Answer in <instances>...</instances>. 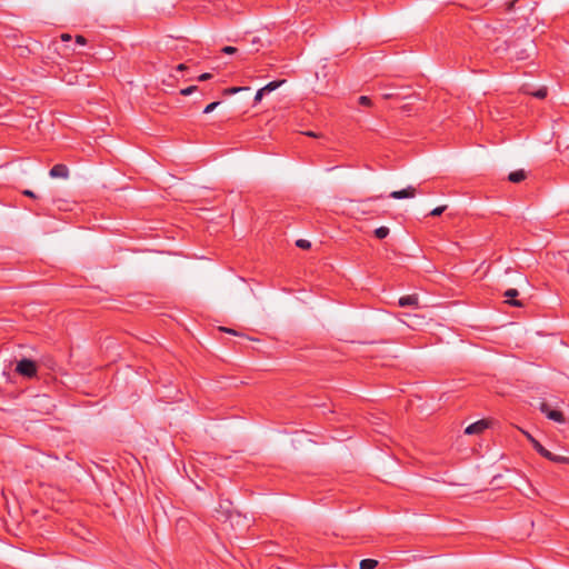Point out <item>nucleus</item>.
<instances>
[{
    "label": "nucleus",
    "mask_w": 569,
    "mask_h": 569,
    "mask_svg": "<svg viewBox=\"0 0 569 569\" xmlns=\"http://www.w3.org/2000/svg\"><path fill=\"white\" fill-rule=\"evenodd\" d=\"M16 372L28 379L34 378L38 373L37 362L31 359L23 358L17 362Z\"/></svg>",
    "instance_id": "f257e3e1"
},
{
    "label": "nucleus",
    "mask_w": 569,
    "mask_h": 569,
    "mask_svg": "<svg viewBox=\"0 0 569 569\" xmlns=\"http://www.w3.org/2000/svg\"><path fill=\"white\" fill-rule=\"evenodd\" d=\"M540 410L542 413H545L547 416V418H549L550 420H553L556 422H559V423H563L565 422V416L561 411L559 410H552L550 409L549 405L543 402L541 403L540 406Z\"/></svg>",
    "instance_id": "f03ea898"
},
{
    "label": "nucleus",
    "mask_w": 569,
    "mask_h": 569,
    "mask_svg": "<svg viewBox=\"0 0 569 569\" xmlns=\"http://www.w3.org/2000/svg\"><path fill=\"white\" fill-rule=\"evenodd\" d=\"M283 82H284V80L271 81V82L267 83L263 88L259 89L254 96V103L260 102L262 100L263 94H267V92H271V91L276 90Z\"/></svg>",
    "instance_id": "7ed1b4c3"
},
{
    "label": "nucleus",
    "mask_w": 569,
    "mask_h": 569,
    "mask_svg": "<svg viewBox=\"0 0 569 569\" xmlns=\"http://www.w3.org/2000/svg\"><path fill=\"white\" fill-rule=\"evenodd\" d=\"M49 174L51 178L67 179L69 177V169L66 164L58 163L50 169Z\"/></svg>",
    "instance_id": "20e7f679"
},
{
    "label": "nucleus",
    "mask_w": 569,
    "mask_h": 569,
    "mask_svg": "<svg viewBox=\"0 0 569 569\" xmlns=\"http://www.w3.org/2000/svg\"><path fill=\"white\" fill-rule=\"evenodd\" d=\"M416 196V188L409 186L406 189L399 190V191H392L390 193V198L393 199H406V198H413Z\"/></svg>",
    "instance_id": "39448f33"
},
{
    "label": "nucleus",
    "mask_w": 569,
    "mask_h": 569,
    "mask_svg": "<svg viewBox=\"0 0 569 569\" xmlns=\"http://www.w3.org/2000/svg\"><path fill=\"white\" fill-rule=\"evenodd\" d=\"M487 422L485 420H479L477 422H473L471 425H469L465 432L467 435H478L480 432H482L486 428H487Z\"/></svg>",
    "instance_id": "423d86ee"
},
{
    "label": "nucleus",
    "mask_w": 569,
    "mask_h": 569,
    "mask_svg": "<svg viewBox=\"0 0 569 569\" xmlns=\"http://www.w3.org/2000/svg\"><path fill=\"white\" fill-rule=\"evenodd\" d=\"M419 298L417 295L403 296L398 300L400 307H418Z\"/></svg>",
    "instance_id": "0eeeda50"
},
{
    "label": "nucleus",
    "mask_w": 569,
    "mask_h": 569,
    "mask_svg": "<svg viewBox=\"0 0 569 569\" xmlns=\"http://www.w3.org/2000/svg\"><path fill=\"white\" fill-rule=\"evenodd\" d=\"M527 439L531 442L535 450L541 455L543 458L550 456V451L547 450L537 439H535L531 435L526 433Z\"/></svg>",
    "instance_id": "6e6552de"
},
{
    "label": "nucleus",
    "mask_w": 569,
    "mask_h": 569,
    "mask_svg": "<svg viewBox=\"0 0 569 569\" xmlns=\"http://www.w3.org/2000/svg\"><path fill=\"white\" fill-rule=\"evenodd\" d=\"M519 295V291L517 289H508L505 292V297L507 298V302L513 307H522V302L519 300H516L515 298Z\"/></svg>",
    "instance_id": "1a4fd4ad"
},
{
    "label": "nucleus",
    "mask_w": 569,
    "mask_h": 569,
    "mask_svg": "<svg viewBox=\"0 0 569 569\" xmlns=\"http://www.w3.org/2000/svg\"><path fill=\"white\" fill-rule=\"evenodd\" d=\"M526 177H527V174H526L525 170L520 169V170L510 172L508 176V179H509V181H511L513 183H518V182H521L522 180H525Z\"/></svg>",
    "instance_id": "9d476101"
},
{
    "label": "nucleus",
    "mask_w": 569,
    "mask_h": 569,
    "mask_svg": "<svg viewBox=\"0 0 569 569\" xmlns=\"http://www.w3.org/2000/svg\"><path fill=\"white\" fill-rule=\"evenodd\" d=\"M379 566V561L376 559H362L359 562V569H376Z\"/></svg>",
    "instance_id": "9b49d317"
},
{
    "label": "nucleus",
    "mask_w": 569,
    "mask_h": 569,
    "mask_svg": "<svg viewBox=\"0 0 569 569\" xmlns=\"http://www.w3.org/2000/svg\"><path fill=\"white\" fill-rule=\"evenodd\" d=\"M389 232H390L389 228L382 226V227L377 228L373 233H375L376 238L385 239L389 236Z\"/></svg>",
    "instance_id": "f8f14e48"
},
{
    "label": "nucleus",
    "mask_w": 569,
    "mask_h": 569,
    "mask_svg": "<svg viewBox=\"0 0 569 569\" xmlns=\"http://www.w3.org/2000/svg\"><path fill=\"white\" fill-rule=\"evenodd\" d=\"M546 459H548L552 462H557V463H568L569 462V458L563 457V456L553 455L552 452H550V456L546 457Z\"/></svg>",
    "instance_id": "ddd939ff"
},
{
    "label": "nucleus",
    "mask_w": 569,
    "mask_h": 569,
    "mask_svg": "<svg viewBox=\"0 0 569 569\" xmlns=\"http://www.w3.org/2000/svg\"><path fill=\"white\" fill-rule=\"evenodd\" d=\"M249 88H246V87H230V88H227L223 90V94L224 96H231V94H234V93H238L242 90H248Z\"/></svg>",
    "instance_id": "4468645a"
},
{
    "label": "nucleus",
    "mask_w": 569,
    "mask_h": 569,
    "mask_svg": "<svg viewBox=\"0 0 569 569\" xmlns=\"http://www.w3.org/2000/svg\"><path fill=\"white\" fill-rule=\"evenodd\" d=\"M358 104L370 108L372 107V100L367 96L358 97Z\"/></svg>",
    "instance_id": "2eb2a0df"
},
{
    "label": "nucleus",
    "mask_w": 569,
    "mask_h": 569,
    "mask_svg": "<svg viewBox=\"0 0 569 569\" xmlns=\"http://www.w3.org/2000/svg\"><path fill=\"white\" fill-rule=\"evenodd\" d=\"M296 246L301 249H309L311 243L306 239H299L296 241Z\"/></svg>",
    "instance_id": "dca6fc26"
},
{
    "label": "nucleus",
    "mask_w": 569,
    "mask_h": 569,
    "mask_svg": "<svg viewBox=\"0 0 569 569\" xmlns=\"http://www.w3.org/2000/svg\"><path fill=\"white\" fill-rule=\"evenodd\" d=\"M219 101H214V102H211L209 103L208 106H206V108L203 109V113H210L212 112L218 106H219Z\"/></svg>",
    "instance_id": "f3484780"
},
{
    "label": "nucleus",
    "mask_w": 569,
    "mask_h": 569,
    "mask_svg": "<svg viewBox=\"0 0 569 569\" xmlns=\"http://www.w3.org/2000/svg\"><path fill=\"white\" fill-rule=\"evenodd\" d=\"M238 51V49L236 47H232V46H226L221 49V52L224 53V54H233Z\"/></svg>",
    "instance_id": "a211bd4d"
},
{
    "label": "nucleus",
    "mask_w": 569,
    "mask_h": 569,
    "mask_svg": "<svg viewBox=\"0 0 569 569\" xmlns=\"http://www.w3.org/2000/svg\"><path fill=\"white\" fill-rule=\"evenodd\" d=\"M197 89H198V87H197V86H190V87H188V88L182 89V90L180 91V93H181L182 96H189V94L193 93Z\"/></svg>",
    "instance_id": "6ab92c4d"
},
{
    "label": "nucleus",
    "mask_w": 569,
    "mask_h": 569,
    "mask_svg": "<svg viewBox=\"0 0 569 569\" xmlns=\"http://www.w3.org/2000/svg\"><path fill=\"white\" fill-rule=\"evenodd\" d=\"M445 210H446V206H440V207L435 208V209L430 212V214H431V216H440Z\"/></svg>",
    "instance_id": "aec40b11"
},
{
    "label": "nucleus",
    "mask_w": 569,
    "mask_h": 569,
    "mask_svg": "<svg viewBox=\"0 0 569 569\" xmlns=\"http://www.w3.org/2000/svg\"><path fill=\"white\" fill-rule=\"evenodd\" d=\"M533 96L539 99H543L547 96V89H539L537 92L533 93Z\"/></svg>",
    "instance_id": "412c9836"
},
{
    "label": "nucleus",
    "mask_w": 569,
    "mask_h": 569,
    "mask_svg": "<svg viewBox=\"0 0 569 569\" xmlns=\"http://www.w3.org/2000/svg\"><path fill=\"white\" fill-rule=\"evenodd\" d=\"M212 78V73L206 72L198 77V81H207Z\"/></svg>",
    "instance_id": "4be33fe9"
},
{
    "label": "nucleus",
    "mask_w": 569,
    "mask_h": 569,
    "mask_svg": "<svg viewBox=\"0 0 569 569\" xmlns=\"http://www.w3.org/2000/svg\"><path fill=\"white\" fill-rule=\"evenodd\" d=\"M76 43L84 46L87 43V39L83 36L78 34L76 36Z\"/></svg>",
    "instance_id": "5701e85b"
},
{
    "label": "nucleus",
    "mask_w": 569,
    "mask_h": 569,
    "mask_svg": "<svg viewBox=\"0 0 569 569\" xmlns=\"http://www.w3.org/2000/svg\"><path fill=\"white\" fill-rule=\"evenodd\" d=\"M22 193H23L24 196L29 197V198H32V199H37V198H38V197H37V194H36L33 191L28 190V189H27V190H24Z\"/></svg>",
    "instance_id": "b1692460"
},
{
    "label": "nucleus",
    "mask_w": 569,
    "mask_h": 569,
    "mask_svg": "<svg viewBox=\"0 0 569 569\" xmlns=\"http://www.w3.org/2000/svg\"><path fill=\"white\" fill-rule=\"evenodd\" d=\"M60 39H61L63 42H68V41H70V40L72 39V37H71V34H69V33H62V34L60 36Z\"/></svg>",
    "instance_id": "393cba45"
},
{
    "label": "nucleus",
    "mask_w": 569,
    "mask_h": 569,
    "mask_svg": "<svg viewBox=\"0 0 569 569\" xmlns=\"http://www.w3.org/2000/svg\"><path fill=\"white\" fill-rule=\"evenodd\" d=\"M220 330H222L224 332H228V333H231V335H238L233 329H228V328L221 327Z\"/></svg>",
    "instance_id": "a878e982"
},
{
    "label": "nucleus",
    "mask_w": 569,
    "mask_h": 569,
    "mask_svg": "<svg viewBox=\"0 0 569 569\" xmlns=\"http://www.w3.org/2000/svg\"><path fill=\"white\" fill-rule=\"evenodd\" d=\"M187 69V66L184 63H180L178 67H177V71H183Z\"/></svg>",
    "instance_id": "bb28decb"
},
{
    "label": "nucleus",
    "mask_w": 569,
    "mask_h": 569,
    "mask_svg": "<svg viewBox=\"0 0 569 569\" xmlns=\"http://www.w3.org/2000/svg\"><path fill=\"white\" fill-rule=\"evenodd\" d=\"M252 44H260V39L258 37H253L251 40Z\"/></svg>",
    "instance_id": "cd10ccee"
},
{
    "label": "nucleus",
    "mask_w": 569,
    "mask_h": 569,
    "mask_svg": "<svg viewBox=\"0 0 569 569\" xmlns=\"http://www.w3.org/2000/svg\"><path fill=\"white\" fill-rule=\"evenodd\" d=\"M516 1L517 0H513V1L509 2L508 10H511L513 8Z\"/></svg>",
    "instance_id": "c85d7f7f"
},
{
    "label": "nucleus",
    "mask_w": 569,
    "mask_h": 569,
    "mask_svg": "<svg viewBox=\"0 0 569 569\" xmlns=\"http://www.w3.org/2000/svg\"><path fill=\"white\" fill-rule=\"evenodd\" d=\"M306 134H308L310 137H316V134L313 132H307Z\"/></svg>",
    "instance_id": "c756f323"
}]
</instances>
